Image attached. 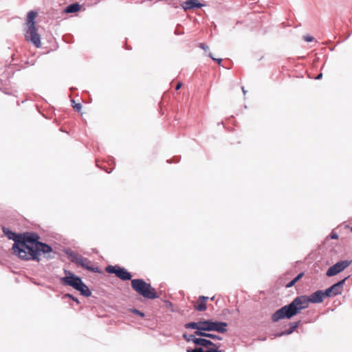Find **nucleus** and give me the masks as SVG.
Wrapping results in <instances>:
<instances>
[{"mask_svg": "<svg viewBox=\"0 0 352 352\" xmlns=\"http://www.w3.org/2000/svg\"><path fill=\"white\" fill-rule=\"evenodd\" d=\"M4 234L14 241L12 246L13 253L22 260L39 261V256L52 252V248L47 244L38 241L40 236L33 232L16 234L3 227Z\"/></svg>", "mask_w": 352, "mask_h": 352, "instance_id": "obj_1", "label": "nucleus"}, {"mask_svg": "<svg viewBox=\"0 0 352 352\" xmlns=\"http://www.w3.org/2000/svg\"><path fill=\"white\" fill-rule=\"evenodd\" d=\"M324 297H327L325 292L320 290L316 291L309 296H298L290 304L275 311L272 316V320L273 322H278L284 318L289 319L300 313L301 310L307 308L309 302H322Z\"/></svg>", "mask_w": 352, "mask_h": 352, "instance_id": "obj_2", "label": "nucleus"}, {"mask_svg": "<svg viewBox=\"0 0 352 352\" xmlns=\"http://www.w3.org/2000/svg\"><path fill=\"white\" fill-rule=\"evenodd\" d=\"M65 274L67 276L61 278L63 284L72 287L84 296L89 297L91 295V291L80 277L67 271H65Z\"/></svg>", "mask_w": 352, "mask_h": 352, "instance_id": "obj_3", "label": "nucleus"}, {"mask_svg": "<svg viewBox=\"0 0 352 352\" xmlns=\"http://www.w3.org/2000/svg\"><path fill=\"white\" fill-rule=\"evenodd\" d=\"M132 288L140 295L147 299L158 298L155 289L143 279L138 278L131 280Z\"/></svg>", "mask_w": 352, "mask_h": 352, "instance_id": "obj_4", "label": "nucleus"}, {"mask_svg": "<svg viewBox=\"0 0 352 352\" xmlns=\"http://www.w3.org/2000/svg\"><path fill=\"white\" fill-rule=\"evenodd\" d=\"M43 31V28L36 23H28L24 34L25 41L31 43L36 48H41L42 46L41 38Z\"/></svg>", "mask_w": 352, "mask_h": 352, "instance_id": "obj_5", "label": "nucleus"}, {"mask_svg": "<svg viewBox=\"0 0 352 352\" xmlns=\"http://www.w3.org/2000/svg\"><path fill=\"white\" fill-rule=\"evenodd\" d=\"M70 258L72 262L75 263L76 265L82 267V268L94 272H98V268L93 267L91 261L80 254L72 253L70 254Z\"/></svg>", "mask_w": 352, "mask_h": 352, "instance_id": "obj_6", "label": "nucleus"}, {"mask_svg": "<svg viewBox=\"0 0 352 352\" xmlns=\"http://www.w3.org/2000/svg\"><path fill=\"white\" fill-rule=\"evenodd\" d=\"M106 271L110 274H115L117 277L122 280H131L132 277L126 270L117 265H109L106 267Z\"/></svg>", "mask_w": 352, "mask_h": 352, "instance_id": "obj_7", "label": "nucleus"}, {"mask_svg": "<svg viewBox=\"0 0 352 352\" xmlns=\"http://www.w3.org/2000/svg\"><path fill=\"white\" fill-rule=\"evenodd\" d=\"M351 261L346 260L339 261L330 267L327 271L326 274L327 276H335L349 267Z\"/></svg>", "mask_w": 352, "mask_h": 352, "instance_id": "obj_8", "label": "nucleus"}, {"mask_svg": "<svg viewBox=\"0 0 352 352\" xmlns=\"http://www.w3.org/2000/svg\"><path fill=\"white\" fill-rule=\"evenodd\" d=\"M347 278H344L337 283L333 285L325 290V294L327 297H332L340 294L343 290V285Z\"/></svg>", "mask_w": 352, "mask_h": 352, "instance_id": "obj_9", "label": "nucleus"}, {"mask_svg": "<svg viewBox=\"0 0 352 352\" xmlns=\"http://www.w3.org/2000/svg\"><path fill=\"white\" fill-rule=\"evenodd\" d=\"M181 5L184 10L199 8L204 6L197 0H184L182 2Z\"/></svg>", "mask_w": 352, "mask_h": 352, "instance_id": "obj_10", "label": "nucleus"}, {"mask_svg": "<svg viewBox=\"0 0 352 352\" xmlns=\"http://www.w3.org/2000/svg\"><path fill=\"white\" fill-rule=\"evenodd\" d=\"M228 324L224 322H217L212 320V331H217L218 333H223L227 331L226 327Z\"/></svg>", "mask_w": 352, "mask_h": 352, "instance_id": "obj_11", "label": "nucleus"}, {"mask_svg": "<svg viewBox=\"0 0 352 352\" xmlns=\"http://www.w3.org/2000/svg\"><path fill=\"white\" fill-rule=\"evenodd\" d=\"M208 299V297L200 296L194 307L195 309L197 311H203L206 309V301Z\"/></svg>", "mask_w": 352, "mask_h": 352, "instance_id": "obj_12", "label": "nucleus"}, {"mask_svg": "<svg viewBox=\"0 0 352 352\" xmlns=\"http://www.w3.org/2000/svg\"><path fill=\"white\" fill-rule=\"evenodd\" d=\"M193 343L196 345H200L202 346L208 347L209 346H216V344L212 342L210 340L204 338H197L193 340Z\"/></svg>", "mask_w": 352, "mask_h": 352, "instance_id": "obj_13", "label": "nucleus"}, {"mask_svg": "<svg viewBox=\"0 0 352 352\" xmlns=\"http://www.w3.org/2000/svg\"><path fill=\"white\" fill-rule=\"evenodd\" d=\"M81 8V5L78 3L71 4L66 7L64 10V13H75L78 12Z\"/></svg>", "mask_w": 352, "mask_h": 352, "instance_id": "obj_14", "label": "nucleus"}, {"mask_svg": "<svg viewBox=\"0 0 352 352\" xmlns=\"http://www.w3.org/2000/svg\"><path fill=\"white\" fill-rule=\"evenodd\" d=\"M212 320H200V328L201 331L204 332V331H212Z\"/></svg>", "mask_w": 352, "mask_h": 352, "instance_id": "obj_15", "label": "nucleus"}, {"mask_svg": "<svg viewBox=\"0 0 352 352\" xmlns=\"http://www.w3.org/2000/svg\"><path fill=\"white\" fill-rule=\"evenodd\" d=\"M195 333L197 336L207 337V338H212L213 340H221V339L219 336H218L217 335L212 334V333H204V332H202V331H195Z\"/></svg>", "mask_w": 352, "mask_h": 352, "instance_id": "obj_16", "label": "nucleus"}, {"mask_svg": "<svg viewBox=\"0 0 352 352\" xmlns=\"http://www.w3.org/2000/svg\"><path fill=\"white\" fill-rule=\"evenodd\" d=\"M185 327L186 329H197L196 331H201V328H200V321L199 322H188V323H186L185 324Z\"/></svg>", "mask_w": 352, "mask_h": 352, "instance_id": "obj_17", "label": "nucleus"}, {"mask_svg": "<svg viewBox=\"0 0 352 352\" xmlns=\"http://www.w3.org/2000/svg\"><path fill=\"white\" fill-rule=\"evenodd\" d=\"M299 322H296L291 324V327L289 330H287L285 332H282V333L278 334V336H281L283 335H289V334L292 333L298 327Z\"/></svg>", "mask_w": 352, "mask_h": 352, "instance_id": "obj_18", "label": "nucleus"}, {"mask_svg": "<svg viewBox=\"0 0 352 352\" xmlns=\"http://www.w3.org/2000/svg\"><path fill=\"white\" fill-rule=\"evenodd\" d=\"M37 16V12L33 10L29 12L27 15L26 22H34Z\"/></svg>", "mask_w": 352, "mask_h": 352, "instance_id": "obj_19", "label": "nucleus"}, {"mask_svg": "<svg viewBox=\"0 0 352 352\" xmlns=\"http://www.w3.org/2000/svg\"><path fill=\"white\" fill-rule=\"evenodd\" d=\"M303 276V272L300 273L296 278L286 285V287L289 288L293 287Z\"/></svg>", "mask_w": 352, "mask_h": 352, "instance_id": "obj_20", "label": "nucleus"}, {"mask_svg": "<svg viewBox=\"0 0 352 352\" xmlns=\"http://www.w3.org/2000/svg\"><path fill=\"white\" fill-rule=\"evenodd\" d=\"M186 352H223L210 350H204L202 348H195L194 349H187Z\"/></svg>", "mask_w": 352, "mask_h": 352, "instance_id": "obj_21", "label": "nucleus"}, {"mask_svg": "<svg viewBox=\"0 0 352 352\" xmlns=\"http://www.w3.org/2000/svg\"><path fill=\"white\" fill-rule=\"evenodd\" d=\"M73 102V108L78 112H80L82 108V105L80 103H76L75 101L73 100H72Z\"/></svg>", "mask_w": 352, "mask_h": 352, "instance_id": "obj_22", "label": "nucleus"}, {"mask_svg": "<svg viewBox=\"0 0 352 352\" xmlns=\"http://www.w3.org/2000/svg\"><path fill=\"white\" fill-rule=\"evenodd\" d=\"M302 38L306 42H312L314 40V38L311 35H305Z\"/></svg>", "mask_w": 352, "mask_h": 352, "instance_id": "obj_23", "label": "nucleus"}, {"mask_svg": "<svg viewBox=\"0 0 352 352\" xmlns=\"http://www.w3.org/2000/svg\"><path fill=\"white\" fill-rule=\"evenodd\" d=\"M183 337L188 342H189L190 340L193 342V340L195 339V338L193 335L187 336L186 334H184Z\"/></svg>", "mask_w": 352, "mask_h": 352, "instance_id": "obj_24", "label": "nucleus"}, {"mask_svg": "<svg viewBox=\"0 0 352 352\" xmlns=\"http://www.w3.org/2000/svg\"><path fill=\"white\" fill-rule=\"evenodd\" d=\"M207 348H208L207 350H210V351L213 350V351H223L222 350H219V346H218L217 344H216V346H209Z\"/></svg>", "mask_w": 352, "mask_h": 352, "instance_id": "obj_25", "label": "nucleus"}, {"mask_svg": "<svg viewBox=\"0 0 352 352\" xmlns=\"http://www.w3.org/2000/svg\"><path fill=\"white\" fill-rule=\"evenodd\" d=\"M208 56H210L212 60L217 61L218 64H220L222 61L221 58H215L211 53H209Z\"/></svg>", "mask_w": 352, "mask_h": 352, "instance_id": "obj_26", "label": "nucleus"}, {"mask_svg": "<svg viewBox=\"0 0 352 352\" xmlns=\"http://www.w3.org/2000/svg\"><path fill=\"white\" fill-rule=\"evenodd\" d=\"M65 297H68V298L72 299L74 301L76 302L77 303H79L78 300L76 298L74 297L72 295L69 294H65Z\"/></svg>", "mask_w": 352, "mask_h": 352, "instance_id": "obj_27", "label": "nucleus"}, {"mask_svg": "<svg viewBox=\"0 0 352 352\" xmlns=\"http://www.w3.org/2000/svg\"><path fill=\"white\" fill-rule=\"evenodd\" d=\"M133 312L134 314H137V315H138V316H141V317H144V313H142V312H141V311H139V310H138V309H133Z\"/></svg>", "mask_w": 352, "mask_h": 352, "instance_id": "obj_28", "label": "nucleus"}, {"mask_svg": "<svg viewBox=\"0 0 352 352\" xmlns=\"http://www.w3.org/2000/svg\"><path fill=\"white\" fill-rule=\"evenodd\" d=\"M199 47L205 51L208 50L209 48L207 45H206L204 43H199Z\"/></svg>", "mask_w": 352, "mask_h": 352, "instance_id": "obj_29", "label": "nucleus"}, {"mask_svg": "<svg viewBox=\"0 0 352 352\" xmlns=\"http://www.w3.org/2000/svg\"><path fill=\"white\" fill-rule=\"evenodd\" d=\"M331 239H338V234L336 233H334V232H332L331 234Z\"/></svg>", "mask_w": 352, "mask_h": 352, "instance_id": "obj_30", "label": "nucleus"}, {"mask_svg": "<svg viewBox=\"0 0 352 352\" xmlns=\"http://www.w3.org/2000/svg\"><path fill=\"white\" fill-rule=\"evenodd\" d=\"M182 84L181 82H178L177 86H176V89L178 90L181 88Z\"/></svg>", "mask_w": 352, "mask_h": 352, "instance_id": "obj_31", "label": "nucleus"}, {"mask_svg": "<svg viewBox=\"0 0 352 352\" xmlns=\"http://www.w3.org/2000/svg\"><path fill=\"white\" fill-rule=\"evenodd\" d=\"M346 228L349 229L350 231L352 232V227H349V226H346Z\"/></svg>", "mask_w": 352, "mask_h": 352, "instance_id": "obj_32", "label": "nucleus"}, {"mask_svg": "<svg viewBox=\"0 0 352 352\" xmlns=\"http://www.w3.org/2000/svg\"><path fill=\"white\" fill-rule=\"evenodd\" d=\"M241 89H242V91H243V94L245 95L246 94V91L245 90V88L243 87H242Z\"/></svg>", "mask_w": 352, "mask_h": 352, "instance_id": "obj_33", "label": "nucleus"}, {"mask_svg": "<svg viewBox=\"0 0 352 352\" xmlns=\"http://www.w3.org/2000/svg\"><path fill=\"white\" fill-rule=\"evenodd\" d=\"M321 77H322V74H320L317 76V79H320Z\"/></svg>", "mask_w": 352, "mask_h": 352, "instance_id": "obj_34", "label": "nucleus"}, {"mask_svg": "<svg viewBox=\"0 0 352 352\" xmlns=\"http://www.w3.org/2000/svg\"><path fill=\"white\" fill-rule=\"evenodd\" d=\"M177 31H178V30H175V33H176V34H178V33H177Z\"/></svg>", "mask_w": 352, "mask_h": 352, "instance_id": "obj_35", "label": "nucleus"}]
</instances>
